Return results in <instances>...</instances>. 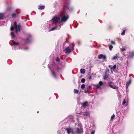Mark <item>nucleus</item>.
Instances as JSON below:
<instances>
[{
    "instance_id": "nucleus-23",
    "label": "nucleus",
    "mask_w": 134,
    "mask_h": 134,
    "mask_svg": "<svg viewBox=\"0 0 134 134\" xmlns=\"http://www.w3.org/2000/svg\"><path fill=\"white\" fill-rule=\"evenodd\" d=\"M55 60L56 61H57V62H59L60 61V59H59V58L58 57H57V58H55Z\"/></svg>"
},
{
    "instance_id": "nucleus-13",
    "label": "nucleus",
    "mask_w": 134,
    "mask_h": 134,
    "mask_svg": "<svg viewBox=\"0 0 134 134\" xmlns=\"http://www.w3.org/2000/svg\"><path fill=\"white\" fill-rule=\"evenodd\" d=\"M4 17V14L0 13V20L3 19Z\"/></svg>"
},
{
    "instance_id": "nucleus-16",
    "label": "nucleus",
    "mask_w": 134,
    "mask_h": 134,
    "mask_svg": "<svg viewBox=\"0 0 134 134\" xmlns=\"http://www.w3.org/2000/svg\"><path fill=\"white\" fill-rule=\"evenodd\" d=\"M45 6L44 5L40 6L38 7V9H44Z\"/></svg>"
},
{
    "instance_id": "nucleus-22",
    "label": "nucleus",
    "mask_w": 134,
    "mask_h": 134,
    "mask_svg": "<svg viewBox=\"0 0 134 134\" xmlns=\"http://www.w3.org/2000/svg\"><path fill=\"white\" fill-rule=\"evenodd\" d=\"M74 92L75 93H77L79 92V91L77 89H75L74 90Z\"/></svg>"
},
{
    "instance_id": "nucleus-2",
    "label": "nucleus",
    "mask_w": 134,
    "mask_h": 134,
    "mask_svg": "<svg viewBox=\"0 0 134 134\" xmlns=\"http://www.w3.org/2000/svg\"><path fill=\"white\" fill-rule=\"evenodd\" d=\"M20 26L19 25H17L16 22H14L13 24V26H12L11 27L10 30L11 31L15 30L16 33L20 31Z\"/></svg>"
},
{
    "instance_id": "nucleus-1",
    "label": "nucleus",
    "mask_w": 134,
    "mask_h": 134,
    "mask_svg": "<svg viewBox=\"0 0 134 134\" xmlns=\"http://www.w3.org/2000/svg\"><path fill=\"white\" fill-rule=\"evenodd\" d=\"M69 18V16L66 13H61L59 15L54 17L52 19V21L54 23L58 22L60 24L62 22L66 21Z\"/></svg>"
},
{
    "instance_id": "nucleus-10",
    "label": "nucleus",
    "mask_w": 134,
    "mask_h": 134,
    "mask_svg": "<svg viewBox=\"0 0 134 134\" xmlns=\"http://www.w3.org/2000/svg\"><path fill=\"white\" fill-rule=\"evenodd\" d=\"M109 66L110 69L113 70V71L115 70L116 67V65H114L113 67H112L110 65H109Z\"/></svg>"
},
{
    "instance_id": "nucleus-28",
    "label": "nucleus",
    "mask_w": 134,
    "mask_h": 134,
    "mask_svg": "<svg viewBox=\"0 0 134 134\" xmlns=\"http://www.w3.org/2000/svg\"><path fill=\"white\" fill-rule=\"evenodd\" d=\"M115 117V115L114 114H113V115H112L111 116V119H113Z\"/></svg>"
},
{
    "instance_id": "nucleus-11",
    "label": "nucleus",
    "mask_w": 134,
    "mask_h": 134,
    "mask_svg": "<svg viewBox=\"0 0 134 134\" xmlns=\"http://www.w3.org/2000/svg\"><path fill=\"white\" fill-rule=\"evenodd\" d=\"M103 84V82L100 81L99 82V84H97L95 85V86L97 88H99L101 85H102Z\"/></svg>"
},
{
    "instance_id": "nucleus-20",
    "label": "nucleus",
    "mask_w": 134,
    "mask_h": 134,
    "mask_svg": "<svg viewBox=\"0 0 134 134\" xmlns=\"http://www.w3.org/2000/svg\"><path fill=\"white\" fill-rule=\"evenodd\" d=\"M85 85L84 84H82L81 85V88L83 89L85 87Z\"/></svg>"
},
{
    "instance_id": "nucleus-14",
    "label": "nucleus",
    "mask_w": 134,
    "mask_h": 134,
    "mask_svg": "<svg viewBox=\"0 0 134 134\" xmlns=\"http://www.w3.org/2000/svg\"><path fill=\"white\" fill-rule=\"evenodd\" d=\"M80 72L82 74H84L85 73V70L84 69H81Z\"/></svg>"
},
{
    "instance_id": "nucleus-3",
    "label": "nucleus",
    "mask_w": 134,
    "mask_h": 134,
    "mask_svg": "<svg viewBox=\"0 0 134 134\" xmlns=\"http://www.w3.org/2000/svg\"><path fill=\"white\" fill-rule=\"evenodd\" d=\"M74 46V44L72 43V47L69 46L66 47L64 50L65 53H69L71 52L73 50V48Z\"/></svg>"
},
{
    "instance_id": "nucleus-8",
    "label": "nucleus",
    "mask_w": 134,
    "mask_h": 134,
    "mask_svg": "<svg viewBox=\"0 0 134 134\" xmlns=\"http://www.w3.org/2000/svg\"><path fill=\"white\" fill-rule=\"evenodd\" d=\"M66 130L68 134H69L70 133H73V130L71 128H67L66 129Z\"/></svg>"
},
{
    "instance_id": "nucleus-25",
    "label": "nucleus",
    "mask_w": 134,
    "mask_h": 134,
    "mask_svg": "<svg viewBox=\"0 0 134 134\" xmlns=\"http://www.w3.org/2000/svg\"><path fill=\"white\" fill-rule=\"evenodd\" d=\"M113 47L112 46V45L110 46L109 47V50L110 51H111L112 50V49L113 48Z\"/></svg>"
},
{
    "instance_id": "nucleus-30",
    "label": "nucleus",
    "mask_w": 134,
    "mask_h": 134,
    "mask_svg": "<svg viewBox=\"0 0 134 134\" xmlns=\"http://www.w3.org/2000/svg\"><path fill=\"white\" fill-rule=\"evenodd\" d=\"M126 50L124 48H122L121 49V51H125Z\"/></svg>"
},
{
    "instance_id": "nucleus-7",
    "label": "nucleus",
    "mask_w": 134,
    "mask_h": 134,
    "mask_svg": "<svg viewBox=\"0 0 134 134\" xmlns=\"http://www.w3.org/2000/svg\"><path fill=\"white\" fill-rule=\"evenodd\" d=\"M119 58V54L118 53L117 54H116L115 55L113 56V57L112 59V60H118V58Z\"/></svg>"
},
{
    "instance_id": "nucleus-17",
    "label": "nucleus",
    "mask_w": 134,
    "mask_h": 134,
    "mask_svg": "<svg viewBox=\"0 0 134 134\" xmlns=\"http://www.w3.org/2000/svg\"><path fill=\"white\" fill-rule=\"evenodd\" d=\"M108 75H107L106 73H105V75L104 76V80H107L108 77Z\"/></svg>"
},
{
    "instance_id": "nucleus-35",
    "label": "nucleus",
    "mask_w": 134,
    "mask_h": 134,
    "mask_svg": "<svg viewBox=\"0 0 134 134\" xmlns=\"http://www.w3.org/2000/svg\"><path fill=\"white\" fill-rule=\"evenodd\" d=\"M88 88H89L90 89L92 88V87L91 86H90L88 87Z\"/></svg>"
},
{
    "instance_id": "nucleus-6",
    "label": "nucleus",
    "mask_w": 134,
    "mask_h": 134,
    "mask_svg": "<svg viewBox=\"0 0 134 134\" xmlns=\"http://www.w3.org/2000/svg\"><path fill=\"white\" fill-rule=\"evenodd\" d=\"M61 25H59V26H53L52 28H51L50 30H49V31H52L54 30L55 29H59L61 27Z\"/></svg>"
},
{
    "instance_id": "nucleus-15",
    "label": "nucleus",
    "mask_w": 134,
    "mask_h": 134,
    "mask_svg": "<svg viewBox=\"0 0 134 134\" xmlns=\"http://www.w3.org/2000/svg\"><path fill=\"white\" fill-rule=\"evenodd\" d=\"M88 103L87 102H85L82 103V106L83 107H85L87 106Z\"/></svg>"
},
{
    "instance_id": "nucleus-29",
    "label": "nucleus",
    "mask_w": 134,
    "mask_h": 134,
    "mask_svg": "<svg viewBox=\"0 0 134 134\" xmlns=\"http://www.w3.org/2000/svg\"><path fill=\"white\" fill-rule=\"evenodd\" d=\"M125 34V31L124 30L121 33V35H124Z\"/></svg>"
},
{
    "instance_id": "nucleus-27",
    "label": "nucleus",
    "mask_w": 134,
    "mask_h": 134,
    "mask_svg": "<svg viewBox=\"0 0 134 134\" xmlns=\"http://www.w3.org/2000/svg\"><path fill=\"white\" fill-rule=\"evenodd\" d=\"M14 45H18L19 44V43L17 42H15L14 43Z\"/></svg>"
},
{
    "instance_id": "nucleus-9",
    "label": "nucleus",
    "mask_w": 134,
    "mask_h": 134,
    "mask_svg": "<svg viewBox=\"0 0 134 134\" xmlns=\"http://www.w3.org/2000/svg\"><path fill=\"white\" fill-rule=\"evenodd\" d=\"M98 58L99 59L103 58L105 60L106 59V57L105 55H103V54H101L98 56Z\"/></svg>"
},
{
    "instance_id": "nucleus-24",
    "label": "nucleus",
    "mask_w": 134,
    "mask_h": 134,
    "mask_svg": "<svg viewBox=\"0 0 134 134\" xmlns=\"http://www.w3.org/2000/svg\"><path fill=\"white\" fill-rule=\"evenodd\" d=\"M85 79H82L81 80V82L82 83H84L85 82Z\"/></svg>"
},
{
    "instance_id": "nucleus-36",
    "label": "nucleus",
    "mask_w": 134,
    "mask_h": 134,
    "mask_svg": "<svg viewBox=\"0 0 134 134\" xmlns=\"http://www.w3.org/2000/svg\"><path fill=\"white\" fill-rule=\"evenodd\" d=\"M89 79H91V76H90V77H89Z\"/></svg>"
},
{
    "instance_id": "nucleus-18",
    "label": "nucleus",
    "mask_w": 134,
    "mask_h": 134,
    "mask_svg": "<svg viewBox=\"0 0 134 134\" xmlns=\"http://www.w3.org/2000/svg\"><path fill=\"white\" fill-rule=\"evenodd\" d=\"M11 35L12 36V38H14V37L15 35L14 34L13 32H11Z\"/></svg>"
},
{
    "instance_id": "nucleus-37",
    "label": "nucleus",
    "mask_w": 134,
    "mask_h": 134,
    "mask_svg": "<svg viewBox=\"0 0 134 134\" xmlns=\"http://www.w3.org/2000/svg\"><path fill=\"white\" fill-rule=\"evenodd\" d=\"M37 113H38V111L37 112Z\"/></svg>"
},
{
    "instance_id": "nucleus-33",
    "label": "nucleus",
    "mask_w": 134,
    "mask_h": 134,
    "mask_svg": "<svg viewBox=\"0 0 134 134\" xmlns=\"http://www.w3.org/2000/svg\"><path fill=\"white\" fill-rule=\"evenodd\" d=\"M111 43L112 44H115V42L113 41H111Z\"/></svg>"
},
{
    "instance_id": "nucleus-32",
    "label": "nucleus",
    "mask_w": 134,
    "mask_h": 134,
    "mask_svg": "<svg viewBox=\"0 0 134 134\" xmlns=\"http://www.w3.org/2000/svg\"><path fill=\"white\" fill-rule=\"evenodd\" d=\"M95 131L94 130H92L91 132V134H94Z\"/></svg>"
},
{
    "instance_id": "nucleus-12",
    "label": "nucleus",
    "mask_w": 134,
    "mask_h": 134,
    "mask_svg": "<svg viewBox=\"0 0 134 134\" xmlns=\"http://www.w3.org/2000/svg\"><path fill=\"white\" fill-rule=\"evenodd\" d=\"M131 83V81L130 80H129L127 82H126V88H127L129 87V85Z\"/></svg>"
},
{
    "instance_id": "nucleus-4",
    "label": "nucleus",
    "mask_w": 134,
    "mask_h": 134,
    "mask_svg": "<svg viewBox=\"0 0 134 134\" xmlns=\"http://www.w3.org/2000/svg\"><path fill=\"white\" fill-rule=\"evenodd\" d=\"M108 85L110 87L114 89H117L118 88V87L115 85L112 82L109 83Z\"/></svg>"
},
{
    "instance_id": "nucleus-31",
    "label": "nucleus",
    "mask_w": 134,
    "mask_h": 134,
    "mask_svg": "<svg viewBox=\"0 0 134 134\" xmlns=\"http://www.w3.org/2000/svg\"><path fill=\"white\" fill-rule=\"evenodd\" d=\"M86 116H90V115H89V113H88L87 112H86Z\"/></svg>"
},
{
    "instance_id": "nucleus-5",
    "label": "nucleus",
    "mask_w": 134,
    "mask_h": 134,
    "mask_svg": "<svg viewBox=\"0 0 134 134\" xmlns=\"http://www.w3.org/2000/svg\"><path fill=\"white\" fill-rule=\"evenodd\" d=\"M75 131L78 133H82L83 132L82 129L81 127L80 128H77L76 129Z\"/></svg>"
},
{
    "instance_id": "nucleus-26",
    "label": "nucleus",
    "mask_w": 134,
    "mask_h": 134,
    "mask_svg": "<svg viewBox=\"0 0 134 134\" xmlns=\"http://www.w3.org/2000/svg\"><path fill=\"white\" fill-rule=\"evenodd\" d=\"M126 103V101L125 99H124L122 102V104L124 105Z\"/></svg>"
},
{
    "instance_id": "nucleus-19",
    "label": "nucleus",
    "mask_w": 134,
    "mask_h": 134,
    "mask_svg": "<svg viewBox=\"0 0 134 134\" xmlns=\"http://www.w3.org/2000/svg\"><path fill=\"white\" fill-rule=\"evenodd\" d=\"M16 16V14L15 13H14L12 14V18H14Z\"/></svg>"
},
{
    "instance_id": "nucleus-21",
    "label": "nucleus",
    "mask_w": 134,
    "mask_h": 134,
    "mask_svg": "<svg viewBox=\"0 0 134 134\" xmlns=\"http://www.w3.org/2000/svg\"><path fill=\"white\" fill-rule=\"evenodd\" d=\"M52 75L53 76L55 77H56V76H55V72L53 71H52Z\"/></svg>"
},
{
    "instance_id": "nucleus-34",
    "label": "nucleus",
    "mask_w": 134,
    "mask_h": 134,
    "mask_svg": "<svg viewBox=\"0 0 134 134\" xmlns=\"http://www.w3.org/2000/svg\"><path fill=\"white\" fill-rule=\"evenodd\" d=\"M110 70H111V73L112 74H113V70H112L111 69H110Z\"/></svg>"
}]
</instances>
